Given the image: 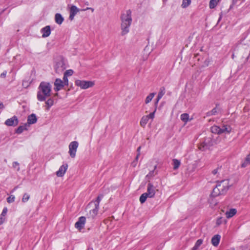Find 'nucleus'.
Here are the masks:
<instances>
[{
	"mask_svg": "<svg viewBox=\"0 0 250 250\" xmlns=\"http://www.w3.org/2000/svg\"><path fill=\"white\" fill-rule=\"evenodd\" d=\"M121 35L124 36L129 31V27L132 22L131 11L126 10L121 15Z\"/></svg>",
	"mask_w": 250,
	"mask_h": 250,
	"instance_id": "f257e3e1",
	"label": "nucleus"
},
{
	"mask_svg": "<svg viewBox=\"0 0 250 250\" xmlns=\"http://www.w3.org/2000/svg\"><path fill=\"white\" fill-rule=\"evenodd\" d=\"M52 86L47 82L41 83L39 86V90L37 93V99L40 101H44L46 98L50 96Z\"/></svg>",
	"mask_w": 250,
	"mask_h": 250,
	"instance_id": "f03ea898",
	"label": "nucleus"
},
{
	"mask_svg": "<svg viewBox=\"0 0 250 250\" xmlns=\"http://www.w3.org/2000/svg\"><path fill=\"white\" fill-rule=\"evenodd\" d=\"M231 127L228 125H224L221 126L213 125L210 128L212 133L220 135L222 134H229L231 131Z\"/></svg>",
	"mask_w": 250,
	"mask_h": 250,
	"instance_id": "7ed1b4c3",
	"label": "nucleus"
},
{
	"mask_svg": "<svg viewBox=\"0 0 250 250\" xmlns=\"http://www.w3.org/2000/svg\"><path fill=\"white\" fill-rule=\"evenodd\" d=\"M75 84L81 88L85 89L92 87L94 85V83L92 81L77 80L75 81Z\"/></svg>",
	"mask_w": 250,
	"mask_h": 250,
	"instance_id": "20e7f679",
	"label": "nucleus"
},
{
	"mask_svg": "<svg viewBox=\"0 0 250 250\" xmlns=\"http://www.w3.org/2000/svg\"><path fill=\"white\" fill-rule=\"evenodd\" d=\"M156 111V107H155L154 110L152 112L150 113L148 115L144 116L142 117L140 122V125L142 127H145L149 119H151L152 120L154 119Z\"/></svg>",
	"mask_w": 250,
	"mask_h": 250,
	"instance_id": "39448f33",
	"label": "nucleus"
},
{
	"mask_svg": "<svg viewBox=\"0 0 250 250\" xmlns=\"http://www.w3.org/2000/svg\"><path fill=\"white\" fill-rule=\"evenodd\" d=\"M217 185L218 188L220 189L221 193L224 194L227 192L229 187V181L227 179L222 180L219 182Z\"/></svg>",
	"mask_w": 250,
	"mask_h": 250,
	"instance_id": "423d86ee",
	"label": "nucleus"
},
{
	"mask_svg": "<svg viewBox=\"0 0 250 250\" xmlns=\"http://www.w3.org/2000/svg\"><path fill=\"white\" fill-rule=\"evenodd\" d=\"M213 145L211 139L210 137L206 138L204 141L202 142L199 146V149L204 151Z\"/></svg>",
	"mask_w": 250,
	"mask_h": 250,
	"instance_id": "0eeeda50",
	"label": "nucleus"
},
{
	"mask_svg": "<svg viewBox=\"0 0 250 250\" xmlns=\"http://www.w3.org/2000/svg\"><path fill=\"white\" fill-rule=\"evenodd\" d=\"M79 144L77 141H73L69 145V153L72 158H74L78 148Z\"/></svg>",
	"mask_w": 250,
	"mask_h": 250,
	"instance_id": "6e6552de",
	"label": "nucleus"
},
{
	"mask_svg": "<svg viewBox=\"0 0 250 250\" xmlns=\"http://www.w3.org/2000/svg\"><path fill=\"white\" fill-rule=\"evenodd\" d=\"M65 68V64L64 61L62 60L58 62L55 66V71L58 74L62 72Z\"/></svg>",
	"mask_w": 250,
	"mask_h": 250,
	"instance_id": "1a4fd4ad",
	"label": "nucleus"
},
{
	"mask_svg": "<svg viewBox=\"0 0 250 250\" xmlns=\"http://www.w3.org/2000/svg\"><path fill=\"white\" fill-rule=\"evenodd\" d=\"M156 188L151 183H148L147 187V192H146L148 198H153L155 194Z\"/></svg>",
	"mask_w": 250,
	"mask_h": 250,
	"instance_id": "9d476101",
	"label": "nucleus"
},
{
	"mask_svg": "<svg viewBox=\"0 0 250 250\" xmlns=\"http://www.w3.org/2000/svg\"><path fill=\"white\" fill-rule=\"evenodd\" d=\"M80 11V10L75 5H72L70 8V15L69 19L73 21L75 15Z\"/></svg>",
	"mask_w": 250,
	"mask_h": 250,
	"instance_id": "9b49d317",
	"label": "nucleus"
},
{
	"mask_svg": "<svg viewBox=\"0 0 250 250\" xmlns=\"http://www.w3.org/2000/svg\"><path fill=\"white\" fill-rule=\"evenodd\" d=\"M18 119L15 116L10 119H8L5 122V124L7 126H16L18 124Z\"/></svg>",
	"mask_w": 250,
	"mask_h": 250,
	"instance_id": "f8f14e48",
	"label": "nucleus"
},
{
	"mask_svg": "<svg viewBox=\"0 0 250 250\" xmlns=\"http://www.w3.org/2000/svg\"><path fill=\"white\" fill-rule=\"evenodd\" d=\"M86 218L84 216L80 217L78 221L75 223V227L79 230L82 229L85 224Z\"/></svg>",
	"mask_w": 250,
	"mask_h": 250,
	"instance_id": "ddd939ff",
	"label": "nucleus"
},
{
	"mask_svg": "<svg viewBox=\"0 0 250 250\" xmlns=\"http://www.w3.org/2000/svg\"><path fill=\"white\" fill-rule=\"evenodd\" d=\"M99 207H97L96 206H92V207L88 208V206L87 207V209H89V217L92 218H94L97 214L98 210H99Z\"/></svg>",
	"mask_w": 250,
	"mask_h": 250,
	"instance_id": "4468645a",
	"label": "nucleus"
},
{
	"mask_svg": "<svg viewBox=\"0 0 250 250\" xmlns=\"http://www.w3.org/2000/svg\"><path fill=\"white\" fill-rule=\"evenodd\" d=\"M54 85L55 86L54 90L58 91L62 89L65 84L63 83V81L60 79H56L54 82Z\"/></svg>",
	"mask_w": 250,
	"mask_h": 250,
	"instance_id": "2eb2a0df",
	"label": "nucleus"
},
{
	"mask_svg": "<svg viewBox=\"0 0 250 250\" xmlns=\"http://www.w3.org/2000/svg\"><path fill=\"white\" fill-rule=\"evenodd\" d=\"M68 168V165L65 164L62 165L60 167L59 169L56 172V175L58 177H62L65 174Z\"/></svg>",
	"mask_w": 250,
	"mask_h": 250,
	"instance_id": "dca6fc26",
	"label": "nucleus"
},
{
	"mask_svg": "<svg viewBox=\"0 0 250 250\" xmlns=\"http://www.w3.org/2000/svg\"><path fill=\"white\" fill-rule=\"evenodd\" d=\"M103 197V195H99L97 197V198L95 201H94L93 202H91L88 204V208H91L92 207V206H93V205L96 206L97 207H99L100 202H101Z\"/></svg>",
	"mask_w": 250,
	"mask_h": 250,
	"instance_id": "f3484780",
	"label": "nucleus"
},
{
	"mask_svg": "<svg viewBox=\"0 0 250 250\" xmlns=\"http://www.w3.org/2000/svg\"><path fill=\"white\" fill-rule=\"evenodd\" d=\"M41 32L42 33V37L46 38L48 37L51 33L50 27L49 25L46 26L41 30Z\"/></svg>",
	"mask_w": 250,
	"mask_h": 250,
	"instance_id": "a211bd4d",
	"label": "nucleus"
},
{
	"mask_svg": "<svg viewBox=\"0 0 250 250\" xmlns=\"http://www.w3.org/2000/svg\"><path fill=\"white\" fill-rule=\"evenodd\" d=\"M165 94V89L162 87L160 88V91L158 93L157 99L155 103V107L157 108L158 103L159 100L162 98L164 95Z\"/></svg>",
	"mask_w": 250,
	"mask_h": 250,
	"instance_id": "6ab92c4d",
	"label": "nucleus"
},
{
	"mask_svg": "<svg viewBox=\"0 0 250 250\" xmlns=\"http://www.w3.org/2000/svg\"><path fill=\"white\" fill-rule=\"evenodd\" d=\"M220 239L221 236L220 235L216 234L214 235L211 240L212 245L214 247H217L219 243Z\"/></svg>",
	"mask_w": 250,
	"mask_h": 250,
	"instance_id": "aec40b11",
	"label": "nucleus"
},
{
	"mask_svg": "<svg viewBox=\"0 0 250 250\" xmlns=\"http://www.w3.org/2000/svg\"><path fill=\"white\" fill-rule=\"evenodd\" d=\"M37 121V117L34 114H32L31 115H29L27 119V124L28 125V126L29 125L31 124H34L36 123Z\"/></svg>",
	"mask_w": 250,
	"mask_h": 250,
	"instance_id": "412c9836",
	"label": "nucleus"
},
{
	"mask_svg": "<svg viewBox=\"0 0 250 250\" xmlns=\"http://www.w3.org/2000/svg\"><path fill=\"white\" fill-rule=\"evenodd\" d=\"M55 21L57 24L61 25L64 19L61 14L57 13L55 16Z\"/></svg>",
	"mask_w": 250,
	"mask_h": 250,
	"instance_id": "4be33fe9",
	"label": "nucleus"
},
{
	"mask_svg": "<svg viewBox=\"0 0 250 250\" xmlns=\"http://www.w3.org/2000/svg\"><path fill=\"white\" fill-rule=\"evenodd\" d=\"M237 212V210L235 208H231L229 211H227L225 214L226 215V217L228 218H230L233 216L235 214H236Z\"/></svg>",
	"mask_w": 250,
	"mask_h": 250,
	"instance_id": "5701e85b",
	"label": "nucleus"
},
{
	"mask_svg": "<svg viewBox=\"0 0 250 250\" xmlns=\"http://www.w3.org/2000/svg\"><path fill=\"white\" fill-rule=\"evenodd\" d=\"M28 126L27 124H24L23 125H20L17 129L16 132L18 134L21 133L24 130H27V126Z\"/></svg>",
	"mask_w": 250,
	"mask_h": 250,
	"instance_id": "b1692460",
	"label": "nucleus"
},
{
	"mask_svg": "<svg viewBox=\"0 0 250 250\" xmlns=\"http://www.w3.org/2000/svg\"><path fill=\"white\" fill-rule=\"evenodd\" d=\"M46 109L49 110L50 107L54 104V100L53 99L49 98L46 102Z\"/></svg>",
	"mask_w": 250,
	"mask_h": 250,
	"instance_id": "393cba45",
	"label": "nucleus"
},
{
	"mask_svg": "<svg viewBox=\"0 0 250 250\" xmlns=\"http://www.w3.org/2000/svg\"><path fill=\"white\" fill-rule=\"evenodd\" d=\"M212 194L214 196H217L219 195L223 194V193H221V191L220 188H218V186L217 185L216 187L213 189Z\"/></svg>",
	"mask_w": 250,
	"mask_h": 250,
	"instance_id": "a878e982",
	"label": "nucleus"
},
{
	"mask_svg": "<svg viewBox=\"0 0 250 250\" xmlns=\"http://www.w3.org/2000/svg\"><path fill=\"white\" fill-rule=\"evenodd\" d=\"M172 161H173V169L174 170L178 169L180 165V164H181L180 161L176 159H174Z\"/></svg>",
	"mask_w": 250,
	"mask_h": 250,
	"instance_id": "bb28decb",
	"label": "nucleus"
},
{
	"mask_svg": "<svg viewBox=\"0 0 250 250\" xmlns=\"http://www.w3.org/2000/svg\"><path fill=\"white\" fill-rule=\"evenodd\" d=\"M155 95V93H150L146 98L145 100V103L146 104H148L153 98Z\"/></svg>",
	"mask_w": 250,
	"mask_h": 250,
	"instance_id": "cd10ccee",
	"label": "nucleus"
},
{
	"mask_svg": "<svg viewBox=\"0 0 250 250\" xmlns=\"http://www.w3.org/2000/svg\"><path fill=\"white\" fill-rule=\"evenodd\" d=\"M203 242V241L202 239H198L196 241L194 246L193 247L191 250H197L198 248L202 244Z\"/></svg>",
	"mask_w": 250,
	"mask_h": 250,
	"instance_id": "c85d7f7f",
	"label": "nucleus"
},
{
	"mask_svg": "<svg viewBox=\"0 0 250 250\" xmlns=\"http://www.w3.org/2000/svg\"><path fill=\"white\" fill-rule=\"evenodd\" d=\"M250 164V154L247 155L244 162L242 164V167H245Z\"/></svg>",
	"mask_w": 250,
	"mask_h": 250,
	"instance_id": "c756f323",
	"label": "nucleus"
},
{
	"mask_svg": "<svg viewBox=\"0 0 250 250\" xmlns=\"http://www.w3.org/2000/svg\"><path fill=\"white\" fill-rule=\"evenodd\" d=\"M148 196L146 193H144L142 194L141 195V196L140 197V202L142 204L146 202L147 198H148Z\"/></svg>",
	"mask_w": 250,
	"mask_h": 250,
	"instance_id": "7c9ffc66",
	"label": "nucleus"
},
{
	"mask_svg": "<svg viewBox=\"0 0 250 250\" xmlns=\"http://www.w3.org/2000/svg\"><path fill=\"white\" fill-rule=\"evenodd\" d=\"M189 115L188 114L184 113L181 115V119L184 122L187 123L188 121Z\"/></svg>",
	"mask_w": 250,
	"mask_h": 250,
	"instance_id": "2f4dec72",
	"label": "nucleus"
},
{
	"mask_svg": "<svg viewBox=\"0 0 250 250\" xmlns=\"http://www.w3.org/2000/svg\"><path fill=\"white\" fill-rule=\"evenodd\" d=\"M218 0H210L209 2L210 8H214L217 4Z\"/></svg>",
	"mask_w": 250,
	"mask_h": 250,
	"instance_id": "473e14b6",
	"label": "nucleus"
},
{
	"mask_svg": "<svg viewBox=\"0 0 250 250\" xmlns=\"http://www.w3.org/2000/svg\"><path fill=\"white\" fill-rule=\"evenodd\" d=\"M218 111L217 107L214 108L212 110L207 113V116H211L215 115Z\"/></svg>",
	"mask_w": 250,
	"mask_h": 250,
	"instance_id": "72a5a7b5",
	"label": "nucleus"
},
{
	"mask_svg": "<svg viewBox=\"0 0 250 250\" xmlns=\"http://www.w3.org/2000/svg\"><path fill=\"white\" fill-rule=\"evenodd\" d=\"M191 3V0H183L182 6L183 8L187 7Z\"/></svg>",
	"mask_w": 250,
	"mask_h": 250,
	"instance_id": "f704fd0d",
	"label": "nucleus"
},
{
	"mask_svg": "<svg viewBox=\"0 0 250 250\" xmlns=\"http://www.w3.org/2000/svg\"><path fill=\"white\" fill-rule=\"evenodd\" d=\"M221 170V167H217L216 168L214 169V170H213L212 171V173L214 175H216V176L218 177Z\"/></svg>",
	"mask_w": 250,
	"mask_h": 250,
	"instance_id": "c9c22d12",
	"label": "nucleus"
},
{
	"mask_svg": "<svg viewBox=\"0 0 250 250\" xmlns=\"http://www.w3.org/2000/svg\"><path fill=\"white\" fill-rule=\"evenodd\" d=\"M30 195L27 193H24L22 198V202L25 203L28 201L30 198Z\"/></svg>",
	"mask_w": 250,
	"mask_h": 250,
	"instance_id": "e433bc0d",
	"label": "nucleus"
},
{
	"mask_svg": "<svg viewBox=\"0 0 250 250\" xmlns=\"http://www.w3.org/2000/svg\"><path fill=\"white\" fill-rule=\"evenodd\" d=\"M226 220L223 217H221L217 219L216 224L217 226H219L224 222L226 223Z\"/></svg>",
	"mask_w": 250,
	"mask_h": 250,
	"instance_id": "4c0bfd02",
	"label": "nucleus"
},
{
	"mask_svg": "<svg viewBox=\"0 0 250 250\" xmlns=\"http://www.w3.org/2000/svg\"><path fill=\"white\" fill-rule=\"evenodd\" d=\"M15 196L11 195L7 198V201L8 203H12L15 201Z\"/></svg>",
	"mask_w": 250,
	"mask_h": 250,
	"instance_id": "58836bf2",
	"label": "nucleus"
},
{
	"mask_svg": "<svg viewBox=\"0 0 250 250\" xmlns=\"http://www.w3.org/2000/svg\"><path fill=\"white\" fill-rule=\"evenodd\" d=\"M73 74V71L71 69H69V70H66L65 72L64 75H66V76H67L68 77V76H70L72 75Z\"/></svg>",
	"mask_w": 250,
	"mask_h": 250,
	"instance_id": "ea45409f",
	"label": "nucleus"
},
{
	"mask_svg": "<svg viewBox=\"0 0 250 250\" xmlns=\"http://www.w3.org/2000/svg\"><path fill=\"white\" fill-rule=\"evenodd\" d=\"M157 166L154 167V169L150 171L147 175L146 177H152L154 176L156 173H155L154 170L156 169Z\"/></svg>",
	"mask_w": 250,
	"mask_h": 250,
	"instance_id": "a19ab883",
	"label": "nucleus"
},
{
	"mask_svg": "<svg viewBox=\"0 0 250 250\" xmlns=\"http://www.w3.org/2000/svg\"><path fill=\"white\" fill-rule=\"evenodd\" d=\"M13 167L14 168L17 167V171H19L20 169V167H19V163L17 162H14L12 164Z\"/></svg>",
	"mask_w": 250,
	"mask_h": 250,
	"instance_id": "79ce46f5",
	"label": "nucleus"
},
{
	"mask_svg": "<svg viewBox=\"0 0 250 250\" xmlns=\"http://www.w3.org/2000/svg\"><path fill=\"white\" fill-rule=\"evenodd\" d=\"M63 82L65 85H68V80L67 79V76H66V75H64V76H63Z\"/></svg>",
	"mask_w": 250,
	"mask_h": 250,
	"instance_id": "37998d69",
	"label": "nucleus"
},
{
	"mask_svg": "<svg viewBox=\"0 0 250 250\" xmlns=\"http://www.w3.org/2000/svg\"><path fill=\"white\" fill-rule=\"evenodd\" d=\"M7 211V208H4L0 215L4 217L5 216V215L6 214Z\"/></svg>",
	"mask_w": 250,
	"mask_h": 250,
	"instance_id": "c03bdc74",
	"label": "nucleus"
},
{
	"mask_svg": "<svg viewBox=\"0 0 250 250\" xmlns=\"http://www.w3.org/2000/svg\"><path fill=\"white\" fill-rule=\"evenodd\" d=\"M137 164V161L134 160L131 164V165L133 167H135Z\"/></svg>",
	"mask_w": 250,
	"mask_h": 250,
	"instance_id": "a18cd8bd",
	"label": "nucleus"
},
{
	"mask_svg": "<svg viewBox=\"0 0 250 250\" xmlns=\"http://www.w3.org/2000/svg\"><path fill=\"white\" fill-rule=\"evenodd\" d=\"M87 10H90L92 12H93L94 9L93 8H91V7H87L85 9H82L81 10V11H86Z\"/></svg>",
	"mask_w": 250,
	"mask_h": 250,
	"instance_id": "49530a36",
	"label": "nucleus"
},
{
	"mask_svg": "<svg viewBox=\"0 0 250 250\" xmlns=\"http://www.w3.org/2000/svg\"><path fill=\"white\" fill-rule=\"evenodd\" d=\"M4 221V218L3 216L0 215V225L2 224Z\"/></svg>",
	"mask_w": 250,
	"mask_h": 250,
	"instance_id": "de8ad7c7",
	"label": "nucleus"
},
{
	"mask_svg": "<svg viewBox=\"0 0 250 250\" xmlns=\"http://www.w3.org/2000/svg\"><path fill=\"white\" fill-rule=\"evenodd\" d=\"M6 71H4L3 73H2L0 75L1 77L2 78H5L6 75Z\"/></svg>",
	"mask_w": 250,
	"mask_h": 250,
	"instance_id": "09e8293b",
	"label": "nucleus"
},
{
	"mask_svg": "<svg viewBox=\"0 0 250 250\" xmlns=\"http://www.w3.org/2000/svg\"><path fill=\"white\" fill-rule=\"evenodd\" d=\"M4 108V106L2 102H0V108L3 109Z\"/></svg>",
	"mask_w": 250,
	"mask_h": 250,
	"instance_id": "8fccbe9b",
	"label": "nucleus"
},
{
	"mask_svg": "<svg viewBox=\"0 0 250 250\" xmlns=\"http://www.w3.org/2000/svg\"><path fill=\"white\" fill-rule=\"evenodd\" d=\"M140 155V153H138V154L135 158V161H138V160Z\"/></svg>",
	"mask_w": 250,
	"mask_h": 250,
	"instance_id": "3c124183",
	"label": "nucleus"
},
{
	"mask_svg": "<svg viewBox=\"0 0 250 250\" xmlns=\"http://www.w3.org/2000/svg\"><path fill=\"white\" fill-rule=\"evenodd\" d=\"M140 149H141V146H139V147L137 148V151H138V153H140Z\"/></svg>",
	"mask_w": 250,
	"mask_h": 250,
	"instance_id": "603ef678",
	"label": "nucleus"
},
{
	"mask_svg": "<svg viewBox=\"0 0 250 250\" xmlns=\"http://www.w3.org/2000/svg\"><path fill=\"white\" fill-rule=\"evenodd\" d=\"M87 250H93L92 248H89Z\"/></svg>",
	"mask_w": 250,
	"mask_h": 250,
	"instance_id": "864d4df0",
	"label": "nucleus"
},
{
	"mask_svg": "<svg viewBox=\"0 0 250 250\" xmlns=\"http://www.w3.org/2000/svg\"><path fill=\"white\" fill-rule=\"evenodd\" d=\"M234 57V55L233 54L232 55V58L233 59Z\"/></svg>",
	"mask_w": 250,
	"mask_h": 250,
	"instance_id": "5fc2aeb1",
	"label": "nucleus"
},
{
	"mask_svg": "<svg viewBox=\"0 0 250 250\" xmlns=\"http://www.w3.org/2000/svg\"><path fill=\"white\" fill-rule=\"evenodd\" d=\"M17 188V187H15V188H14V190H15Z\"/></svg>",
	"mask_w": 250,
	"mask_h": 250,
	"instance_id": "6e6d98bb",
	"label": "nucleus"
},
{
	"mask_svg": "<svg viewBox=\"0 0 250 250\" xmlns=\"http://www.w3.org/2000/svg\"><path fill=\"white\" fill-rule=\"evenodd\" d=\"M85 4H86V5H88V2H86Z\"/></svg>",
	"mask_w": 250,
	"mask_h": 250,
	"instance_id": "4d7b16f0",
	"label": "nucleus"
},
{
	"mask_svg": "<svg viewBox=\"0 0 250 250\" xmlns=\"http://www.w3.org/2000/svg\"><path fill=\"white\" fill-rule=\"evenodd\" d=\"M57 95H58V93H56V94H55V96H57Z\"/></svg>",
	"mask_w": 250,
	"mask_h": 250,
	"instance_id": "13d9d810",
	"label": "nucleus"
},
{
	"mask_svg": "<svg viewBox=\"0 0 250 250\" xmlns=\"http://www.w3.org/2000/svg\"><path fill=\"white\" fill-rule=\"evenodd\" d=\"M249 51L250 52V48H249Z\"/></svg>",
	"mask_w": 250,
	"mask_h": 250,
	"instance_id": "bf43d9fd",
	"label": "nucleus"
}]
</instances>
